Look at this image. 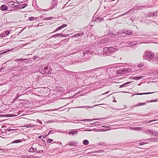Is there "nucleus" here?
<instances>
[{
	"label": "nucleus",
	"instance_id": "obj_16",
	"mask_svg": "<svg viewBox=\"0 0 158 158\" xmlns=\"http://www.w3.org/2000/svg\"><path fill=\"white\" fill-rule=\"evenodd\" d=\"M63 37V34L61 33H58L52 36H51L50 38H56L57 37Z\"/></svg>",
	"mask_w": 158,
	"mask_h": 158
},
{
	"label": "nucleus",
	"instance_id": "obj_61",
	"mask_svg": "<svg viewBox=\"0 0 158 158\" xmlns=\"http://www.w3.org/2000/svg\"><path fill=\"white\" fill-rule=\"evenodd\" d=\"M145 6H140L139 7L138 9H142Z\"/></svg>",
	"mask_w": 158,
	"mask_h": 158
},
{
	"label": "nucleus",
	"instance_id": "obj_33",
	"mask_svg": "<svg viewBox=\"0 0 158 158\" xmlns=\"http://www.w3.org/2000/svg\"><path fill=\"white\" fill-rule=\"evenodd\" d=\"M75 143L74 141H70L69 142V145L70 146H74Z\"/></svg>",
	"mask_w": 158,
	"mask_h": 158
},
{
	"label": "nucleus",
	"instance_id": "obj_30",
	"mask_svg": "<svg viewBox=\"0 0 158 158\" xmlns=\"http://www.w3.org/2000/svg\"><path fill=\"white\" fill-rule=\"evenodd\" d=\"M20 4L18 5H15L13 6V8L15 10H18L19 9H20Z\"/></svg>",
	"mask_w": 158,
	"mask_h": 158
},
{
	"label": "nucleus",
	"instance_id": "obj_8",
	"mask_svg": "<svg viewBox=\"0 0 158 158\" xmlns=\"http://www.w3.org/2000/svg\"><path fill=\"white\" fill-rule=\"evenodd\" d=\"M122 32L125 34L127 35H131L132 34L133 31L131 30H127L126 29H123L122 30Z\"/></svg>",
	"mask_w": 158,
	"mask_h": 158
},
{
	"label": "nucleus",
	"instance_id": "obj_28",
	"mask_svg": "<svg viewBox=\"0 0 158 158\" xmlns=\"http://www.w3.org/2000/svg\"><path fill=\"white\" fill-rule=\"evenodd\" d=\"M37 151V148H34L32 147L29 150L30 152H34Z\"/></svg>",
	"mask_w": 158,
	"mask_h": 158
},
{
	"label": "nucleus",
	"instance_id": "obj_29",
	"mask_svg": "<svg viewBox=\"0 0 158 158\" xmlns=\"http://www.w3.org/2000/svg\"><path fill=\"white\" fill-rule=\"evenodd\" d=\"M35 125L30 124H25L24 125V127H34L35 126Z\"/></svg>",
	"mask_w": 158,
	"mask_h": 158
},
{
	"label": "nucleus",
	"instance_id": "obj_7",
	"mask_svg": "<svg viewBox=\"0 0 158 158\" xmlns=\"http://www.w3.org/2000/svg\"><path fill=\"white\" fill-rule=\"evenodd\" d=\"M144 132L147 134H151L152 135H154L155 136H158V133L157 131H153L151 129H148L146 130Z\"/></svg>",
	"mask_w": 158,
	"mask_h": 158
},
{
	"label": "nucleus",
	"instance_id": "obj_4",
	"mask_svg": "<svg viewBox=\"0 0 158 158\" xmlns=\"http://www.w3.org/2000/svg\"><path fill=\"white\" fill-rule=\"evenodd\" d=\"M131 67L129 66L128 68H123L119 69L116 71L117 74H125L131 72L133 69L131 68Z\"/></svg>",
	"mask_w": 158,
	"mask_h": 158
},
{
	"label": "nucleus",
	"instance_id": "obj_52",
	"mask_svg": "<svg viewBox=\"0 0 158 158\" xmlns=\"http://www.w3.org/2000/svg\"><path fill=\"white\" fill-rule=\"evenodd\" d=\"M14 130H10V128L9 129H7L5 130V132L6 133H7L8 132H9L10 131H13Z\"/></svg>",
	"mask_w": 158,
	"mask_h": 158
},
{
	"label": "nucleus",
	"instance_id": "obj_43",
	"mask_svg": "<svg viewBox=\"0 0 158 158\" xmlns=\"http://www.w3.org/2000/svg\"><path fill=\"white\" fill-rule=\"evenodd\" d=\"M144 64L142 63H141L140 64H138L137 65V67L139 68H141L142 67H143Z\"/></svg>",
	"mask_w": 158,
	"mask_h": 158
},
{
	"label": "nucleus",
	"instance_id": "obj_36",
	"mask_svg": "<svg viewBox=\"0 0 158 158\" xmlns=\"http://www.w3.org/2000/svg\"><path fill=\"white\" fill-rule=\"evenodd\" d=\"M146 103H147L146 102L145 103L139 102V104L135 105V106L138 107L139 106L144 105L146 104Z\"/></svg>",
	"mask_w": 158,
	"mask_h": 158
},
{
	"label": "nucleus",
	"instance_id": "obj_22",
	"mask_svg": "<svg viewBox=\"0 0 158 158\" xmlns=\"http://www.w3.org/2000/svg\"><path fill=\"white\" fill-rule=\"evenodd\" d=\"M131 82H126L123 84L122 85H120L119 86V88H123V87H125V86H126V85H128V84H130Z\"/></svg>",
	"mask_w": 158,
	"mask_h": 158
},
{
	"label": "nucleus",
	"instance_id": "obj_1",
	"mask_svg": "<svg viewBox=\"0 0 158 158\" xmlns=\"http://www.w3.org/2000/svg\"><path fill=\"white\" fill-rule=\"evenodd\" d=\"M117 51V48L115 46L105 47L103 48V55L110 56Z\"/></svg>",
	"mask_w": 158,
	"mask_h": 158
},
{
	"label": "nucleus",
	"instance_id": "obj_37",
	"mask_svg": "<svg viewBox=\"0 0 158 158\" xmlns=\"http://www.w3.org/2000/svg\"><path fill=\"white\" fill-rule=\"evenodd\" d=\"M148 16L149 17H154V14H153V13L150 12V13H148Z\"/></svg>",
	"mask_w": 158,
	"mask_h": 158
},
{
	"label": "nucleus",
	"instance_id": "obj_19",
	"mask_svg": "<svg viewBox=\"0 0 158 158\" xmlns=\"http://www.w3.org/2000/svg\"><path fill=\"white\" fill-rule=\"evenodd\" d=\"M102 105H104V104H99L96 105H94V106H81L80 107V108H87L88 107L89 108H91V107H94V106H100Z\"/></svg>",
	"mask_w": 158,
	"mask_h": 158
},
{
	"label": "nucleus",
	"instance_id": "obj_17",
	"mask_svg": "<svg viewBox=\"0 0 158 158\" xmlns=\"http://www.w3.org/2000/svg\"><path fill=\"white\" fill-rule=\"evenodd\" d=\"M154 93V92H150V93H139L136 94H132L131 95V97H132L135 95H144V94H151L153 93Z\"/></svg>",
	"mask_w": 158,
	"mask_h": 158
},
{
	"label": "nucleus",
	"instance_id": "obj_47",
	"mask_svg": "<svg viewBox=\"0 0 158 158\" xmlns=\"http://www.w3.org/2000/svg\"><path fill=\"white\" fill-rule=\"evenodd\" d=\"M53 18L52 17H47L44 19V20H49L52 19Z\"/></svg>",
	"mask_w": 158,
	"mask_h": 158
},
{
	"label": "nucleus",
	"instance_id": "obj_9",
	"mask_svg": "<svg viewBox=\"0 0 158 158\" xmlns=\"http://www.w3.org/2000/svg\"><path fill=\"white\" fill-rule=\"evenodd\" d=\"M140 43L139 42L138 43L137 41H134L130 42L128 45H129V47H134L136 45H137L138 44H139Z\"/></svg>",
	"mask_w": 158,
	"mask_h": 158
},
{
	"label": "nucleus",
	"instance_id": "obj_48",
	"mask_svg": "<svg viewBox=\"0 0 158 158\" xmlns=\"http://www.w3.org/2000/svg\"><path fill=\"white\" fill-rule=\"evenodd\" d=\"M157 120H155V119H154V120H150V121H146L145 122H143V123H149L151 122H153V121H156Z\"/></svg>",
	"mask_w": 158,
	"mask_h": 158
},
{
	"label": "nucleus",
	"instance_id": "obj_13",
	"mask_svg": "<svg viewBox=\"0 0 158 158\" xmlns=\"http://www.w3.org/2000/svg\"><path fill=\"white\" fill-rule=\"evenodd\" d=\"M1 117H15L17 116V115L15 114H2L0 115Z\"/></svg>",
	"mask_w": 158,
	"mask_h": 158
},
{
	"label": "nucleus",
	"instance_id": "obj_26",
	"mask_svg": "<svg viewBox=\"0 0 158 158\" xmlns=\"http://www.w3.org/2000/svg\"><path fill=\"white\" fill-rule=\"evenodd\" d=\"M56 5V0H52V5L51 6V9H52L54 8Z\"/></svg>",
	"mask_w": 158,
	"mask_h": 158
},
{
	"label": "nucleus",
	"instance_id": "obj_53",
	"mask_svg": "<svg viewBox=\"0 0 158 158\" xmlns=\"http://www.w3.org/2000/svg\"><path fill=\"white\" fill-rule=\"evenodd\" d=\"M53 141V140L52 139H48L47 140V142L48 143H50L52 142Z\"/></svg>",
	"mask_w": 158,
	"mask_h": 158
},
{
	"label": "nucleus",
	"instance_id": "obj_27",
	"mask_svg": "<svg viewBox=\"0 0 158 158\" xmlns=\"http://www.w3.org/2000/svg\"><path fill=\"white\" fill-rule=\"evenodd\" d=\"M27 6V3H24L23 4H20V9H23L25 8Z\"/></svg>",
	"mask_w": 158,
	"mask_h": 158
},
{
	"label": "nucleus",
	"instance_id": "obj_55",
	"mask_svg": "<svg viewBox=\"0 0 158 158\" xmlns=\"http://www.w3.org/2000/svg\"><path fill=\"white\" fill-rule=\"evenodd\" d=\"M5 35H8L10 34V31L8 30L6 31L5 32Z\"/></svg>",
	"mask_w": 158,
	"mask_h": 158
},
{
	"label": "nucleus",
	"instance_id": "obj_59",
	"mask_svg": "<svg viewBox=\"0 0 158 158\" xmlns=\"http://www.w3.org/2000/svg\"><path fill=\"white\" fill-rule=\"evenodd\" d=\"M54 122H55L54 120H49L48 121V123H53Z\"/></svg>",
	"mask_w": 158,
	"mask_h": 158
},
{
	"label": "nucleus",
	"instance_id": "obj_11",
	"mask_svg": "<svg viewBox=\"0 0 158 158\" xmlns=\"http://www.w3.org/2000/svg\"><path fill=\"white\" fill-rule=\"evenodd\" d=\"M109 41V39L108 38H106L102 40L99 42L103 44H106V43L108 42Z\"/></svg>",
	"mask_w": 158,
	"mask_h": 158
},
{
	"label": "nucleus",
	"instance_id": "obj_20",
	"mask_svg": "<svg viewBox=\"0 0 158 158\" xmlns=\"http://www.w3.org/2000/svg\"><path fill=\"white\" fill-rule=\"evenodd\" d=\"M143 76H140L138 77H131L132 79L134 80H139L141 79L143 77Z\"/></svg>",
	"mask_w": 158,
	"mask_h": 158
},
{
	"label": "nucleus",
	"instance_id": "obj_18",
	"mask_svg": "<svg viewBox=\"0 0 158 158\" xmlns=\"http://www.w3.org/2000/svg\"><path fill=\"white\" fill-rule=\"evenodd\" d=\"M105 75L104 74H101L98 77H96V79H97L98 80H101V79H103L104 80V79L106 78H106L104 77Z\"/></svg>",
	"mask_w": 158,
	"mask_h": 158
},
{
	"label": "nucleus",
	"instance_id": "obj_51",
	"mask_svg": "<svg viewBox=\"0 0 158 158\" xmlns=\"http://www.w3.org/2000/svg\"><path fill=\"white\" fill-rule=\"evenodd\" d=\"M55 131H55H53V130L50 131H49L48 134L47 135H46V136L50 134H52V133H53Z\"/></svg>",
	"mask_w": 158,
	"mask_h": 158
},
{
	"label": "nucleus",
	"instance_id": "obj_49",
	"mask_svg": "<svg viewBox=\"0 0 158 158\" xmlns=\"http://www.w3.org/2000/svg\"><path fill=\"white\" fill-rule=\"evenodd\" d=\"M27 67L24 66L23 67H22L21 70L23 71L27 70Z\"/></svg>",
	"mask_w": 158,
	"mask_h": 158
},
{
	"label": "nucleus",
	"instance_id": "obj_62",
	"mask_svg": "<svg viewBox=\"0 0 158 158\" xmlns=\"http://www.w3.org/2000/svg\"><path fill=\"white\" fill-rule=\"evenodd\" d=\"M109 91H107L105 93H104L102 94L101 95H103L107 94H108L109 93Z\"/></svg>",
	"mask_w": 158,
	"mask_h": 158
},
{
	"label": "nucleus",
	"instance_id": "obj_60",
	"mask_svg": "<svg viewBox=\"0 0 158 158\" xmlns=\"http://www.w3.org/2000/svg\"><path fill=\"white\" fill-rule=\"evenodd\" d=\"M37 121H38V122L40 123V124H42V122L40 120H39V119H37Z\"/></svg>",
	"mask_w": 158,
	"mask_h": 158
},
{
	"label": "nucleus",
	"instance_id": "obj_54",
	"mask_svg": "<svg viewBox=\"0 0 158 158\" xmlns=\"http://www.w3.org/2000/svg\"><path fill=\"white\" fill-rule=\"evenodd\" d=\"M19 2L16 1L17 2V3H19V2L22 3L24 2H25L26 1V0H19Z\"/></svg>",
	"mask_w": 158,
	"mask_h": 158
},
{
	"label": "nucleus",
	"instance_id": "obj_42",
	"mask_svg": "<svg viewBox=\"0 0 158 158\" xmlns=\"http://www.w3.org/2000/svg\"><path fill=\"white\" fill-rule=\"evenodd\" d=\"M62 28L61 27V26H60V27H57L53 32H52V33H54V32H55L57 31H58V30L61 29Z\"/></svg>",
	"mask_w": 158,
	"mask_h": 158
},
{
	"label": "nucleus",
	"instance_id": "obj_25",
	"mask_svg": "<svg viewBox=\"0 0 158 158\" xmlns=\"http://www.w3.org/2000/svg\"><path fill=\"white\" fill-rule=\"evenodd\" d=\"M112 70H113V68H107L106 70H104V71L106 70V72L107 73H108V74H111V73H110V71H111Z\"/></svg>",
	"mask_w": 158,
	"mask_h": 158
},
{
	"label": "nucleus",
	"instance_id": "obj_58",
	"mask_svg": "<svg viewBox=\"0 0 158 158\" xmlns=\"http://www.w3.org/2000/svg\"><path fill=\"white\" fill-rule=\"evenodd\" d=\"M80 36H82L84 34L83 32H81V33H79Z\"/></svg>",
	"mask_w": 158,
	"mask_h": 158
},
{
	"label": "nucleus",
	"instance_id": "obj_21",
	"mask_svg": "<svg viewBox=\"0 0 158 158\" xmlns=\"http://www.w3.org/2000/svg\"><path fill=\"white\" fill-rule=\"evenodd\" d=\"M103 20L102 17H98L96 18V19L94 20V21H96L97 23H100L102 20Z\"/></svg>",
	"mask_w": 158,
	"mask_h": 158
},
{
	"label": "nucleus",
	"instance_id": "obj_50",
	"mask_svg": "<svg viewBox=\"0 0 158 158\" xmlns=\"http://www.w3.org/2000/svg\"><path fill=\"white\" fill-rule=\"evenodd\" d=\"M0 36L1 37H4L6 36V35L3 32L0 34Z\"/></svg>",
	"mask_w": 158,
	"mask_h": 158
},
{
	"label": "nucleus",
	"instance_id": "obj_38",
	"mask_svg": "<svg viewBox=\"0 0 158 158\" xmlns=\"http://www.w3.org/2000/svg\"><path fill=\"white\" fill-rule=\"evenodd\" d=\"M9 6H12V7H13V6H15V3H14V2H9Z\"/></svg>",
	"mask_w": 158,
	"mask_h": 158
},
{
	"label": "nucleus",
	"instance_id": "obj_5",
	"mask_svg": "<svg viewBox=\"0 0 158 158\" xmlns=\"http://www.w3.org/2000/svg\"><path fill=\"white\" fill-rule=\"evenodd\" d=\"M102 71L103 70L102 69L98 68L89 70L88 72L94 73V74L96 75L95 77L96 78V77H98L102 74Z\"/></svg>",
	"mask_w": 158,
	"mask_h": 158
},
{
	"label": "nucleus",
	"instance_id": "obj_23",
	"mask_svg": "<svg viewBox=\"0 0 158 158\" xmlns=\"http://www.w3.org/2000/svg\"><path fill=\"white\" fill-rule=\"evenodd\" d=\"M158 140V138L156 137L151 138L148 139V140L151 141L156 142Z\"/></svg>",
	"mask_w": 158,
	"mask_h": 158
},
{
	"label": "nucleus",
	"instance_id": "obj_14",
	"mask_svg": "<svg viewBox=\"0 0 158 158\" xmlns=\"http://www.w3.org/2000/svg\"><path fill=\"white\" fill-rule=\"evenodd\" d=\"M8 8V7L5 5H2L0 7V9L2 11L6 10Z\"/></svg>",
	"mask_w": 158,
	"mask_h": 158
},
{
	"label": "nucleus",
	"instance_id": "obj_32",
	"mask_svg": "<svg viewBox=\"0 0 158 158\" xmlns=\"http://www.w3.org/2000/svg\"><path fill=\"white\" fill-rule=\"evenodd\" d=\"M83 143L84 145H87L89 143V141L87 139H85L83 141Z\"/></svg>",
	"mask_w": 158,
	"mask_h": 158
},
{
	"label": "nucleus",
	"instance_id": "obj_41",
	"mask_svg": "<svg viewBox=\"0 0 158 158\" xmlns=\"http://www.w3.org/2000/svg\"><path fill=\"white\" fill-rule=\"evenodd\" d=\"M29 21H33L35 20V18L33 16H31V17H29L28 19Z\"/></svg>",
	"mask_w": 158,
	"mask_h": 158
},
{
	"label": "nucleus",
	"instance_id": "obj_46",
	"mask_svg": "<svg viewBox=\"0 0 158 158\" xmlns=\"http://www.w3.org/2000/svg\"><path fill=\"white\" fill-rule=\"evenodd\" d=\"M92 120V119H83L80 121H90Z\"/></svg>",
	"mask_w": 158,
	"mask_h": 158
},
{
	"label": "nucleus",
	"instance_id": "obj_45",
	"mask_svg": "<svg viewBox=\"0 0 158 158\" xmlns=\"http://www.w3.org/2000/svg\"><path fill=\"white\" fill-rule=\"evenodd\" d=\"M79 36H80L79 33H78L77 34H75L73 35L71 37H72L73 38H74V37H77Z\"/></svg>",
	"mask_w": 158,
	"mask_h": 158
},
{
	"label": "nucleus",
	"instance_id": "obj_2",
	"mask_svg": "<svg viewBox=\"0 0 158 158\" xmlns=\"http://www.w3.org/2000/svg\"><path fill=\"white\" fill-rule=\"evenodd\" d=\"M143 58L151 62L154 63V60L155 58L153 53L149 51H146L143 56Z\"/></svg>",
	"mask_w": 158,
	"mask_h": 158
},
{
	"label": "nucleus",
	"instance_id": "obj_39",
	"mask_svg": "<svg viewBox=\"0 0 158 158\" xmlns=\"http://www.w3.org/2000/svg\"><path fill=\"white\" fill-rule=\"evenodd\" d=\"M123 64L122 63H119L116 66V67H119L120 68V67H123Z\"/></svg>",
	"mask_w": 158,
	"mask_h": 158
},
{
	"label": "nucleus",
	"instance_id": "obj_34",
	"mask_svg": "<svg viewBox=\"0 0 158 158\" xmlns=\"http://www.w3.org/2000/svg\"><path fill=\"white\" fill-rule=\"evenodd\" d=\"M158 102V99H156L152 100H148L146 101V102L147 103H148V102Z\"/></svg>",
	"mask_w": 158,
	"mask_h": 158
},
{
	"label": "nucleus",
	"instance_id": "obj_3",
	"mask_svg": "<svg viewBox=\"0 0 158 158\" xmlns=\"http://www.w3.org/2000/svg\"><path fill=\"white\" fill-rule=\"evenodd\" d=\"M39 71L43 75L50 74L52 73V69L48 65L40 69Z\"/></svg>",
	"mask_w": 158,
	"mask_h": 158
},
{
	"label": "nucleus",
	"instance_id": "obj_56",
	"mask_svg": "<svg viewBox=\"0 0 158 158\" xmlns=\"http://www.w3.org/2000/svg\"><path fill=\"white\" fill-rule=\"evenodd\" d=\"M67 24H64L60 26L62 29L64 27H66L67 26Z\"/></svg>",
	"mask_w": 158,
	"mask_h": 158
},
{
	"label": "nucleus",
	"instance_id": "obj_40",
	"mask_svg": "<svg viewBox=\"0 0 158 158\" xmlns=\"http://www.w3.org/2000/svg\"><path fill=\"white\" fill-rule=\"evenodd\" d=\"M28 60L27 59H22V58H20V59H17V61H23L24 60Z\"/></svg>",
	"mask_w": 158,
	"mask_h": 158
},
{
	"label": "nucleus",
	"instance_id": "obj_35",
	"mask_svg": "<svg viewBox=\"0 0 158 158\" xmlns=\"http://www.w3.org/2000/svg\"><path fill=\"white\" fill-rule=\"evenodd\" d=\"M22 142L21 139H17L14 140L12 142V143H20Z\"/></svg>",
	"mask_w": 158,
	"mask_h": 158
},
{
	"label": "nucleus",
	"instance_id": "obj_6",
	"mask_svg": "<svg viewBox=\"0 0 158 158\" xmlns=\"http://www.w3.org/2000/svg\"><path fill=\"white\" fill-rule=\"evenodd\" d=\"M81 52H82V59H86V60H87L90 57L89 55L91 54L89 51L85 50L83 52L81 51Z\"/></svg>",
	"mask_w": 158,
	"mask_h": 158
},
{
	"label": "nucleus",
	"instance_id": "obj_15",
	"mask_svg": "<svg viewBox=\"0 0 158 158\" xmlns=\"http://www.w3.org/2000/svg\"><path fill=\"white\" fill-rule=\"evenodd\" d=\"M89 70L87 71V73L88 75H87L88 77H91L92 78L95 77L96 75L94 74V73H92L89 72Z\"/></svg>",
	"mask_w": 158,
	"mask_h": 158
},
{
	"label": "nucleus",
	"instance_id": "obj_24",
	"mask_svg": "<svg viewBox=\"0 0 158 158\" xmlns=\"http://www.w3.org/2000/svg\"><path fill=\"white\" fill-rule=\"evenodd\" d=\"M154 63L157 64H158V54H156V56H155V58L154 60Z\"/></svg>",
	"mask_w": 158,
	"mask_h": 158
},
{
	"label": "nucleus",
	"instance_id": "obj_63",
	"mask_svg": "<svg viewBox=\"0 0 158 158\" xmlns=\"http://www.w3.org/2000/svg\"><path fill=\"white\" fill-rule=\"evenodd\" d=\"M7 52V51H5V52H2V53H0V56L2 55L3 54L6 53Z\"/></svg>",
	"mask_w": 158,
	"mask_h": 158
},
{
	"label": "nucleus",
	"instance_id": "obj_57",
	"mask_svg": "<svg viewBox=\"0 0 158 158\" xmlns=\"http://www.w3.org/2000/svg\"><path fill=\"white\" fill-rule=\"evenodd\" d=\"M108 130V129H107L106 128H103L101 129V131H106Z\"/></svg>",
	"mask_w": 158,
	"mask_h": 158
},
{
	"label": "nucleus",
	"instance_id": "obj_44",
	"mask_svg": "<svg viewBox=\"0 0 158 158\" xmlns=\"http://www.w3.org/2000/svg\"><path fill=\"white\" fill-rule=\"evenodd\" d=\"M142 129L141 127H135L134 128V129L135 130H140Z\"/></svg>",
	"mask_w": 158,
	"mask_h": 158
},
{
	"label": "nucleus",
	"instance_id": "obj_12",
	"mask_svg": "<svg viewBox=\"0 0 158 158\" xmlns=\"http://www.w3.org/2000/svg\"><path fill=\"white\" fill-rule=\"evenodd\" d=\"M94 131L96 132H98V131H101V129H96L94 128L93 129H90V130H88L87 129H85L84 130H82V131Z\"/></svg>",
	"mask_w": 158,
	"mask_h": 158
},
{
	"label": "nucleus",
	"instance_id": "obj_10",
	"mask_svg": "<svg viewBox=\"0 0 158 158\" xmlns=\"http://www.w3.org/2000/svg\"><path fill=\"white\" fill-rule=\"evenodd\" d=\"M78 129L76 130H73L71 131H69L68 132V134L69 135H73L74 134H77L78 131H77Z\"/></svg>",
	"mask_w": 158,
	"mask_h": 158
},
{
	"label": "nucleus",
	"instance_id": "obj_64",
	"mask_svg": "<svg viewBox=\"0 0 158 158\" xmlns=\"http://www.w3.org/2000/svg\"><path fill=\"white\" fill-rule=\"evenodd\" d=\"M43 152V150L38 151H37V153H41Z\"/></svg>",
	"mask_w": 158,
	"mask_h": 158
},
{
	"label": "nucleus",
	"instance_id": "obj_31",
	"mask_svg": "<svg viewBox=\"0 0 158 158\" xmlns=\"http://www.w3.org/2000/svg\"><path fill=\"white\" fill-rule=\"evenodd\" d=\"M131 13V11L130 10H129L128 11L121 15V16H124V15H129Z\"/></svg>",
	"mask_w": 158,
	"mask_h": 158
}]
</instances>
